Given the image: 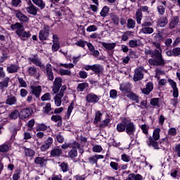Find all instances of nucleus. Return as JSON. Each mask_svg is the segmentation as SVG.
Here are the masks:
<instances>
[{
    "mask_svg": "<svg viewBox=\"0 0 180 180\" xmlns=\"http://www.w3.org/2000/svg\"><path fill=\"white\" fill-rule=\"evenodd\" d=\"M28 60L34 65L37 67H40L41 70H44L45 72H46L47 78L49 81H53L54 79V75L53 74L52 66L51 64L47 63L46 66L41 63V60L40 58L34 56L33 58H28Z\"/></svg>",
    "mask_w": 180,
    "mask_h": 180,
    "instance_id": "1",
    "label": "nucleus"
},
{
    "mask_svg": "<svg viewBox=\"0 0 180 180\" xmlns=\"http://www.w3.org/2000/svg\"><path fill=\"white\" fill-rule=\"evenodd\" d=\"M12 30H15V34L21 40H25V39H29L32 34H30V32L25 31L23 29V24L20 22H16L15 24H12L11 25Z\"/></svg>",
    "mask_w": 180,
    "mask_h": 180,
    "instance_id": "2",
    "label": "nucleus"
},
{
    "mask_svg": "<svg viewBox=\"0 0 180 180\" xmlns=\"http://www.w3.org/2000/svg\"><path fill=\"white\" fill-rule=\"evenodd\" d=\"M124 123L125 124V133L131 137L134 136V133H136V124H134V122H131V119L125 118Z\"/></svg>",
    "mask_w": 180,
    "mask_h": 180,
    "instance_id": "3",
    "label": "nucleus"
},
{
    "mask_svg": "<svg viewBox=\"0 0 180 180\" xmlns=\"http://www.w3.org/2000/svg\"><path fill=\"white\" fill-rule=\"evenodd\" d=\"M50 36V26L44 25L42 30L39 32V39L41 41L49 40Z\"/></svg>",
    "mask_w": 180,
    "mask_h": 180,
    "instance_id": "4",
    "label": "nucleus"
},
{
    "mask_svg": "<svg viewBox=\"0 0 180 180\" xmlns=\"http://www.w3.org/2000/svg\"><path fill=\"white\" fill-rule=\"evenodd\" d=\"M143 12H147V13H149L150 11H148V6H142L141 8H138L136 10L135 14V19L138 25H141V20L143 19Z\"/></svg>",
    "mask_w": 180,
    "mask_h": 180,
    "instance_id": "5",
    "label": "nucleus"
},
{
    "mask_svg": "<svg viewBox=\"0 0 180 180\" xmlns=\"http://www.w3.org/2000/svg\"><path fill=\"white\" fill-rule=\"evenodd\" d=\"M143 70L144 68L143 67L135 69L134 75V81L135 82H137V81H141V79L144 78V74L143 73Z\"/></svg>",
    "mask_w": 180,
    "mask_h": 180,
    "instance_id": "6",
    "label": "nucleus"
},
{
    "mask_svg": "<svg viewBox=\"0 0 180 180\" xmlns=\"http://www.w3.org/2000/svg\"><path fill=\"white\" fill-rule=\"evenodd\" d=\"M63 83V79L61 77H56L54 79L53 85V94H58L60 92V89L61 88Z\"/></svg>",
    "mask_w": 180,
    "mask_h": 180,
    "instance_id": "7",
    "label": "nucleus"
},
{
    "mask_svg": "<svg viewBox=\"0 0 180 180\" xmlns=\"http://www.w3.org/2000/svg\"><path fill=\"white\" fill-rule=\"evenodd\" d=\"M86 100L89 103H94L95 105V103L99 102V96L94 93H90L86 95Z\"/></svg>",
    "mask_w": 180,
    "mask_h": 180,
    "instance_id": "8",
    "label": "nucleus"
},
{
    "mask_svg": "<svg viewBox=\"0 0 180 180\" xmlns=\"http://www.w3.org/2000/svg\"><path fill=\"white\" fill-rule=\"evenodd\" d=\"M28 6L25 8L27 13H30V15H33V16H36L37 15V7L33 4L32 1H30L28 3Z\"/></svg>",
    "mask_w": 180,
    "mask_h": 180,
    "instance_id": "9",
    "label": "nucleus"
},
{
    "mask_svg": "<svg viewBox=\"0 0 180 180\" xmlns=\"http://www.w3.org/2000/svg\"><path fill=\"white\" fill-rule=\"evenodd\" d=\"M32 116V110L30 108H23L20 111V119L24 120V119H27Z\"/></svg>",
    "mask_w": 180,
    "mask_h": 180,
    "instance_id": "10",
    "label": "nucleus"
},
{
    "mask_svg": "<svg viewBox=\"0 0 180 180\" xmlns=\"http://www.w3.org/2000/svg\"><path fill=\"white\" fill-rule=\"evenodd\" d=\"M15 15L20 22H22V23H27V22H29V18H27V16H26L25 14L22 13V12L16 11L15 12Z\"/></svg>",
    "mask_w": 180,
    "mask_h": 180,
    "instance_id": "11",
    "label": "nucleus"
},
{
    "mask_svg": "<svg viewBox=\"0 0 180 180\" xmlns=\"http://www.w3.org/2000/svg\"><path fill=\"white\" fill-rule=\"evenodd\" d=\"M30 89L32 94H33L36 98H39L40 96V94H41V86L32 85L30 86Z\"/></svg>",
    "mask_w": 180,
    "mask_h": 180,
    "instance_id": "12",
    "label": "nucleus"
},
{
    "mask_svg": "<svg viewBox=\"0 0 180 180\" xmlns=\"http://www.w3.org/2000/svg\"><path fill=\"white\" fill-rule=\"evenodd\" d=\"M51 144H53V139L51 137H49L46 141L44 145L41 146V151H46L49 150L50 147H51Z\"/></svg>",
    "mask_w": 180,
    "mask_h": 180,
    "instance_id": "13",
    "label": "nucleus"
},
{
    "mask_svg": "<svg viewBox=\"0 0 180 180\" xmlns=\"http://www.w3.org/2000/svg\"><path fill=\"white\" fill-rule=\"evenodd\" d=\"M154 89V84L153 82H148L146 84V88L141 89V92L144 95H149V94Z\"/></svg>",
    "mask_w": 180,
    "mask_h": 180,
    "instance_id": "14",
    "label": "nucleus"
},
{
    "mask_svg": "<svg viewBox=\"0 0 180 180\" xmlns=\"http://www.w3.org/2000/svg\"><path fill=\"white\" fill-rule=\"evenodd\" d=\"M16 103H18V98L15 96L10 95L7 96V99L6 100V105L12 106L13 105H16Z\"/></svg>",
    "mask_w": 180,
    "mask_h": 180,
    "instance_id": "15",
    "label": "nucleus"
},
{
    "mask_svg": "<svg viewBox=\"0 0 180 180\" xmlns=\"http://www.w3.org/2000/svg\"><path fill=\"white\" fill-rule=\"evenodd\" d=\"M146 143L149 147L152 146L155 150H160V146L158 145V142H157V141L155 140H153V137L150 136Z\"/></svg>",
    "mask_w": 180,
    "mask_h": 180,
    "instance_id": "16",
    "label": "nucleus"
},
{
    "mask_svg": "<svg viewBox=\"0 0 180 180\" xmlns=\"http://www.w3.org/2000/svg\"><path fill=\"white\" fill-rule=\"evenodd\" d=\"M103 65H101V64H94L93 65L92 67V70L91 71H93V72H94V74H102V72H103Z\"/></svg>",
    "mask_w": 180,
    "mask_h": 180,
    "instance_id": "17",
    "label": "nucleus"
},
{
    "mask_svg": "<svg viewBox=\"0 0 180 180\" xmlns=\"http://www.w3.org/2000/svg\"><path fill=\"white\" fill-rule=\"evenodd\" d=\"M126 122V118H123L122 122L117 124L116 130L118 133H123L126 131V125L124 122Z\"/></svg>",
    "mask_w": 180,
    "mask_h": 180,
    "instance_id": "18",
    "label": "nucleus"
},
{
    "mask_svg": "<svg viewBox=\"0 0 180 180\" xmlns=\"http://www.w3.org/2000/svg\"><path fill=\"white\" fill-rule=\"evenodd\" d=\"M47 161H49V160L41 157H37L34 159L35 164L41 167H46V165H47Z\"/></svg>",
    "mask_w": 180,
    "mask_h": 180,
    "instance_id": "19",
    "label": "nucleus"
},
{
    "mask_svg": "<svg viewBox=\"0 0 180 180\" xmlns=\"http://www.w3.org/2000/svg\"><path fill=\"white\" fill-rule=\"evenodd\" d=\"M178 23H179V18L178 16L173 17L169 23V28L175 29L178 26Z\"/></svg>",
    "mask_w": 180,
    "mask_h": 180,
    "instance_id": "20",
    "label": "nucleus"
},
{
    "mask_svg": "<svg viewBox=\"0 0 180 180\" xmlns=\"http://www.w3.org/2000/svg\"><path fill=\"white\" fill-rule=\"evenodd\" d=\"M20 67L18 65H10L7 67V72L8 74H15L19 70Z\"/></svg>",
    "mask_w": 180,
    "mask_h": 180,
    "instance_id": "21",
    "label": "nucleus"
},
{
    "mask_svg": "<svg viewBox=\"0 0 180 180\" xmlns=\"http://www.w3.org/2000/svg\"><path fill=\"white\" fill-rule=\"evenodd\" d=\"M126 95L127 98L131 99V101H134V102H136V103H139V96L136 95V94L131 91H128Z\"/></svg>",
    "mask_w": 180,
    "mask_h": 180,
    "instance_id": "22",
    "label": "nucleus"
},
{
    "mask_svg": "<svg viewBox=\"0 0 180 180\" xmlns=\"http://www.w3.org/2000/svg\"><path fill=\"white\" fill-rule=\"evenodd\" d=\"M103 158V155H96L89 158V164H96L98 162V160H101Z\"/></svg>",
    "mask_w": 180,
    "mask_h": 180,
    "instance_id": "23",
    "label": "nucleus"
},
{
    "mask_svg": "<svg viewBox=\"0 0 180 180\" xmlns=\"http://www.w3.org/2000/svg\"><path fill=\"white\" fill-rule=\"evenodd\" d=\"M51 120L54 122V123H57V122H58V126H61V124H63V117L60 115H52Z\"/></svg>",
    "mask_w": 180,
    "mask_h": 180,
    "instance_id": "24",
    "label": "nucleus"
},
{
    "mask_svg": "<svg viewBox=\"0 0 180 180\" xmlns=\"http://www.w3.org/2000/svg\"><path fill=\"white\" fill-rule=\"evenodd\" d=\"M101 46L105 49V50H113L115 47H116V43L112 42V43H106V42H102Z\"/></svg>",
    "mask_w": 180,
    "mask_h": 180,
    "instance_id": "25",
    "label": "nucleus"
},
{
    "mask_svg": "<svg viewBox=\"0 0 180 180\" xmlns=\"http://www.w3.org/2000/svg\"><path fill=\"white\" fill-rule=\"evenodd\" d=\"M158 25L160 27H165V26L168 25V18L167 17L160 18L158 22Z\"/></svg>",
    "mask_w": 180,
    "mask_h": 180,
    "instance_id": "26",
    "label": "nucleus"
},
{
    "mask_svg": "<svg viewBox=\"0 0 180 180\" xmlns=\"http://www.w3.org/2000/svg\"><path fill=\"white\" fill-rule=\"evenodd\" d=\"M70 144L71 148H77L80 154H84V149H82V146H81V144H79V143L74 141L72 143H70Z\"/></svg>",
    "mask_w": 180,
    "mask_h": 180,
    "instance_id": "27",
    "label": "nucleus"
},
{
    "mask_svg": "<svg viewBox=\"0 0 180 180\" xmlns=\"http://www.w3.org/2000/svg\"><path fill=\"white\" fill-rule=\"evenodd\" d=\"M61 154H63V150L59 148H55L51 151L52 157H60Z\"/></svg>",
    "mask_w": 180,
    "mask_h": 180,
    "instance_id": "28",
    "label": "nucleus"
},
{
    "mask_svg": "<svg viewBox=\"0 0 180 180\" xmlns=\"http://www.w3.org/2000/svg\"><path fill=\"white\" fill-rule=\"evenodd\" d=\"M130 89V84L129 83H126V84H122L120 86V90L122 91L123 94H127V92H129Z\"/></svg>",
    "mask_w": 180,
    "mask_h": 180,
    "instance_id": "29",
    "label": "nucleus"
},
{
    "mask_svg": "<svg viewBox=\"0 0 180 180\" xmlns=\"http://www.w3.org/2000/svg\"><path fill=\"white\" fill-rule=\"evenodd\" d=\"M33 4L40 8V9H44L46 8V3L43 0H32Z\"/></svg>",
    "mask_w": 180,
    "mask_h": 180,
    "instance_id": "30",
    "label": "nucleus"
},
{
    "mask_svg": "<svg viewBox=\"0 0 180 180\" xmlns=\"http://www.w3.org/2000/svg\"><path fill=\"white\" fill-rule=\"evenodd\" d=\"M141 32L143 33V34H152V33H154V28L150 27H143L141 29Z\"/></svg>",
    "mask_w": 180,
    "mask_h": 180,
    "instance_id": "31",
    "label": "nucleus"
},
{
    "mask_svg": "<svg viewBox=\"0 0 180 180\" xmlns=\"http://www.w3.org/2000/svg\"><path fill=\"white\" fill-rule=\"evenodd\" d=\"M9 86V77H5L3 81L0 82V89L4 90Z\"/></svg>",
    "mask_w": 180,
    "mask_h": 180,
    "instance_id": "32",
    "label": "nucleus"
},
{
    "mask_svg": "<svg viewBox=\"0 0 180 180\" xmlns=\"http://www.w3.org/2000/svg\"><path fill=\"white\" fill-rule=\"evenodd\" d=\"M155 60H156V65H161L162 67H164V65L167 64V62L162 58V55L160 56L156 57Z\"/></svg>",
    "mask_w": 180,
    "mask_h": 180,
    "instance_id": "33",
    "label": "nucleus"
},
{
    "mask_svg": "<svg viewBox=\"0 0 180 180\" xmlns=\"http://www.w3.org/2000/svg\"><path fill=\"white\" fill-rule=\"evenodd\" d=\"M160 133H161V129L156 128L155 129H154L152 139L155 141L160 140Z\"/></svg>",
    "mask_w": 180,
    "mask_h": 180,
    "instance_id": "34",
    "label": "nucleus"
},
{
    "mask_svg": "<svg viewBox=\"0 0 180 180\" xmlns=\"http://www.w3.org/2000/svg\"><path fill=\"white\" fill-rule=\"evenodd\" d=\"M89 84L88 83H80L78 84L77 87V92H83V91L84 89H86V88H88Z\"/></svg>",
    "mask_w": 180,
    "mask_h": 180,
    "instance_id": "35",
    "label": "nucleus"
},
{
    "mask_svg": "<svg viewBox=\"0 0 180 180\" xmlns=\"http://www.w3.org/2000/svg\"><path fill=\"white\" fill-rule=\"evenodd\" d=\"M63 96H61V94H57L56 96L54 97V101H55V105L56 106H61V98H63Z\"/></svg>",
    "mask_w": 180,
    "mask_h": 180,
    "instance_id": "36",
    "label": "nucleus"
},
{
    "mask_svg": "<svg viewBox=\"0 0 180 180\" xmlns=\"http://www.w3.org/2000/svg\"><path fill=\"white\" fill-rule=\"evenodd\" d=\"M10 119H13V120H16L18 117H20V112L18 110H15L14 111L11 112L9 115Z\"/></svg>",
    "mask_w": 180,
    "mask_h": 180,
    "instance_id": "37",
    "label": "nucleus"
},
{
    "mask_svg": "<svg viewBox=\"0 0 180 180\" xmlns=\"http://www.w3.org/2000/svg\"><path fill=\"white\" fill-rule=\"evenodd\" d=\"M129 46L131 49H134L136 47H139L140 46V41L135 39V40H130L129 41Z\"/></svg>",
    "mask_w": 180,
    "mask_h": 180,
    "instance_id": "38",
    "label": "nucleus"
},
{
    "mask_svg": "<svg viewBox=\"0 0 180 180\" xmlns=\"http://www.w3.org/2000/svg\"><path fill=\"white\" fill-rule=\"evenodd\" d=\"M109 11H110V8H109V6H105L101 11L100 12V15L102 18H105V16L108 15V13H109Z\"/></svg>",
    "mask_w": 180,
    "mask_h": 180,
    "instance_id": "39",
    "label": "nucleus"
},
{
    "mask_svg": "<svg viewBox=\"0 0 180 180\" xmlns=\"http://www.w3.org/2000/svg\"><path fill=\"white\" fill-rule=\"evenodd\" d=\"M49 127L44 124H38L37 126V131H46Z\"/></svg>",
    "mask_w": 180,
    "mask_h": 180,
    "instance_id": "40",
    "label": "nucleus"
},
{
    "mask_svg": "<svg viewBox=\"0 0 180 180\" xmlns=\"http://www.w3.org/2000/svg\"><path fill=\"white\" fill-rule=\"evenodd\" d=\"M74 106H75V104L74 103V101H72L70 106L68 108V111H67V117L68 119H70V116H71V113H72V110H74Z\"/></svg>",
    "mask_w": 180,
    "mask_h": 180,
    "instance_id": "41",
    "label": "nucleus"
},
{
    "mask_svg": "<svg viewBox=\"0 0 180 180\" xmlns=\"http://www.w3.org/2000/svg\"><path fill=\"white\" fill-rule=\"evenodd\" d=\"M161 56H162V49H155L154 51H152V57L156 58Z\"/></svg>",
    "mask_w": 180,
    "mask_h": 180,
    "instance_id": "42",
    "label": "nucleus"
},
{
    "mask_svg": "<svg viewBox=\"0 0 180 180\" xmlns=\"http://www.w3.org/2000/svg\"><path fill=\"white\" fill-rule=\"evenodd\" d=\"M28 73L30 75H37V68L34 66H31L28 68Z\"/></svg>",
    "mask_w": 180,
    "mask_h": 180,
    "instance_id": "43",
    "label": "nucleus"
},
{
    "mask_svg": "<svg viewBox=\"0 0 180 180\" xmlns=\"http://www.w3.org/2000/svg\"><path fill=\"white\" fill-rule=\"evenodd\" d=\"M9 151V145L3 143L0 145V153H8Z\"/></svg>",
    "mask_w": 180,
    "mask_h": 180,
    "instance_id": "44",
    "label": "nucleus"
},
{
    "mask_svg": "<svg viewBox=\"0 0 180 180\" xmlns=\"http://www.w3.org/2000/svg\"><path fill=\"white\" fill-rule=\"evenodd\" d=\"M136 26V21L134 20L129 18L127 21V27L128 29H134Z\"/></svg>",
    "mask_w": 180,
    "mask_h": 180,
    "instance_id": "45",
    "label": "nucleus"
},
{
    "mask_svg": "<svg viewBox=\"0 0 180 180\" xmlns=\"http://www.w3.org/2000/svg\"><path fill=\"white\" fill-rule=\"evenodd\" d=\"M70 158H75L78 157V152L75 149H72L68 152Z\"/></svg>",
    "mask_w": 180,
    "mask_h": 180,
    "instance_id": "46",
    "label": "nucleus"
},
{
    "mask_svg": "<svg viewBox=\"0 0 180 180\" xmlns=\"http://www.w3.org/2000/svg\"><path fill=\"white\" fill-rule=\"evenodd\" d=\"M109 123H110V119L109 118L103 120L100 124L101 129H105V127H107V126H108Z\"/></svg>",
    "mask_w": 180,
    "mask_h": 180,
    "instance_id": "47",
    "label": "nucleus"
},
{
    "mask_svg": "<svg viewBox=\"0 0 180 180\" xmlns=\"http://www.w3.org/2000/svg\"><path fill=\"white\" fill-rule=\"evenodd\" d=\"M88 42L84 40H79L77 42H75V46H77L78 47H82V49H84V47H85V45L87 44Z\"/></svg>",
    "mask_w": 180,
    "mask_h": 180,
    "instance_id": "48",
    "label": "nucleus"
},
{
    "mask_svg": "<svg viewBox=\"0 0 180 180\" xmlns=\"http://www.w3.org/2000/svg\"><path fill=\"white\" fill-rule=\"evenodd\" d=\"M59 74L60 75H71V70L70 69H60L59 70Z\"/></svg>",
    "mask_w": 180,
    "mask_h": 180,
    "instance_id": "49",
    "label": "nucleus"
},
{
    "mask_svg": "<svg viewBox=\"0 0 180 180\" xmlns=\"http://www.w3.org/2000/svg\"><path fill=\"white\" fill-rule=\"evenodd\" d=\"M131 32L127 31L122 36V40L123 41H127L129 40V36H131Z\"/></svg>",
    "mask_w": 180,
    "mask_h": 180,
    "instance_id": "50",
    "label": "nucleus"
},
{
    "mask_svg": "<svg viewBox=\"0 0 180 180\" xmlns=\"http://www.w3.org/2000/svg\"><path fill=\"white\" fill-rule=\"evenodd\" d=\"M26 157H34L35 153L33 150L27 148L25 150Z\"/></svg>",
    "mask_w": 180,
    "mask_h": 180,
    "instance_id": "51",
    "label": "nucleus"
},
{
    "mask_svg": "<svg viewBox=\"0 0 180 180\" xmlns=\"http://www.w3.org/2000/svg\"><path fill=\"white\" fill-rule=\"evenodd\" d=\"M51 99V94L50 93H46L41 97V101L44 102L45 101H50Z\"/></svg>",
    "mask_w": 180,
    "mask_h": 180,
    "instance_id": "52",
    "label": "nucleus"
},
{
    "mask_svg": "<svg viewBox=\"0 0 180 180\" xmlns=\"http://www.w3.org/2000/svg\"><path fill=\"white\" fill-rule=\"evenodd\" d=\"M159 99L158 98H153L150 100V105L152 106H156L157 108H160V105L158 104Z\"/></svg>",
    "mask_w": 180,
    "mask_h": 180,
    "instance_id": "53",
    "label": "nucleus"
},
{
    "mask_svg": "<svg viewBox=\"0 0 180 180\" xmlns=\"http://www.w3.org/2000/svg\"><path fill=\"white\" fill-rule=\"evenodd\" d=\"M101 116H102V112L101 111H97L96 112L95 120H94L95 123H98V122H101Z\"/></svg>",
    "mask_w": 180,
    "mask_h": 180,
    "instance_id": "54",
    "label": "nucleus"
},
{
    "mask_svg": "<svg viewBox=\"0 0 180 180\" xmlns=\"http://www.w3.org/2000/svg\"><path fill=\"white\" fill-rule=\"evenodd\" d=\"M20 179V170L17 169L13 175V180H19Z\"/></svg>",
    "mask_w": 180,
    "mask_h": 180,
    "instance_id": "55",
    "label": "nucleus"
},
{
    "mask_svg": "<svg viewBox=\"0 0 180 180\" xmlns=\"http://www.w3.org/2000/svg\"><path fill=\"white\" fill-rule=\"evenodd\" d=\"M110 98L112 99H116L117 98V91L112 89L110 91Z\"/></svg>",
    "mask_w": 180,
    "mask_h": 180,
    "instance_id": "56",
    "label": "nucleus"
},
{
    "mask_svg": "<svg viewBox=\"0 0 180 180\" xmlns=\"http://www.w3.org/2000/svg\"><path fill=\"white\" fill-rule=\"evenodd\" d=\"M63 172H67L68 171V164L66 162H62L60 165Z\"/></svg>",
    "mask_w": 180,
    "mask_h": 180,
    "instance_id": "57",
    "label": "nucleus"
},
{
    "mask_svg": "<svg viewBox=\"0 0 180 180\" xmlns=\"http://www.w3.org/2000/svg\"><path fill=\"white\" fill-rule=\"evenodd\" d=\"M98 30V27L95 25H89L86 28V32H96Z\"/></svg>",
    "mask_w": 180,
    "mask_h": 180,
    "instance_id": "58",
    "label": "nucleus"
},
{
    "mask_svg": "<svg viewBox=\"0 0 180 180\" xmlns=\"http://www.w3.org/2000/svg\"><path fill=\"white\" fill-rule=\"evenodd\" d=\"M103 149L102 148V146H99V145H96L93 147V151L94 153H101V151Z\"/></svg>",
    "mask_w": 180,
    "mask_h": 180,
    "instance_id": "59",
    "label": "nucleus"
},
{
    "mask_svg": "<svg viewBox=\"0 0 180 180\" xmlns=\"http://www.w3.org/2000/svg\"><path fill=\"white\" fill-rule=\"evenodd\" d=\"M174 57H179L180 56V47H176L173 49Z\"/></svg>",
    "mask_w": 180,
    "mask_h": 180,
    "instance_id": "60",
    "label": "nucleus"
},
{
    "mask_svg": "<svg viewBox=\"0 0 180 180\" xmlns=\"http://www.w3.org/2000/svg\"><path fill=\"white\" fill-rule=\"evenodd\" d=\"M121 160L124 161V162H130V156L126 154H122L121 156Z\"/></svg>",
    "mask_w": 180,
    "mask_h": 180,
    "instance_id": "61",
    "label": "nucleus"
},
{
    "mask_svg": "<svg viewBox=\"0 0 180 180\" xmlns=\"http://www.w3.org/2000/svg\"><path fill=\"white\" fill-rule=\"evenodd\" d=\"M158 11L160 15H162L163 13H165V6L162 5H159L158 6Z\"/></svg>",
    "mask_w": 180,
    "mask_h": 180,
    "instance_id": "62",
    "label": "nucleus"
},
{
    "mask_svg": "<svg viewBox=\"0 0 180 180\" xmlns=\"http://www.w3.org/2000/svg\"><path fill=\"white\" fill-rule=\"evenodd\" d=\"M60 49V43H53L52 45V51H58Z\"/></svg>",
    "mask_w": 180,
    "mask_h": 180,
    "instance_id": "63",
    "label": "nucleus"
},
{
    "mask_svg": "<svg viewBox=\"0 0 180 180\" xmlns=\"http://www.w3.org/2000/svg\"><path fill=\"white\" fill-rule=\"evenodd\" d=\"M174 153L177 156L180 157V144H178L174 148Z\"/></svg>",
    "mask_w": 180,
    "mask_h": 180,
    "instance_id": "64",
    "label": "nucleus"
}]
</instances>
